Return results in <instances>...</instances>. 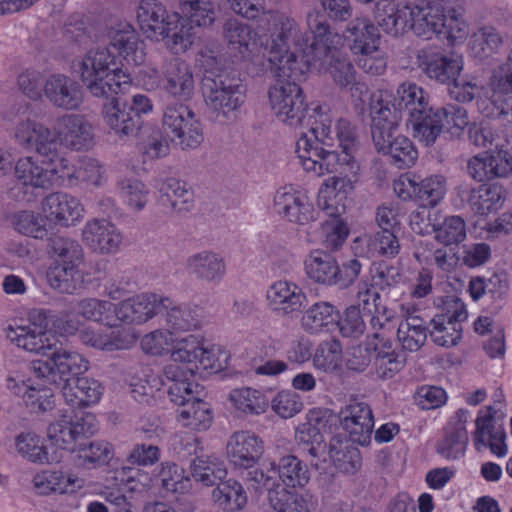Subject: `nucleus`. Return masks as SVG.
<instances>
[{"mask_svg": "<svg viewBox=\"0 0 512 512\" xmlns=\"http://www.w3.org/2000/svg\"><path fill=\"white\" fill-rule=\"evenodd\" d=\"M503 44L500 33L491 26H485L472 34L469 50L472 56L485 59L496 53Z\"/></svg>", "mask_w": 512, "mask_h": 512, "instance_id": "603ef678", "label": "nucleus"}, {"mask_svg": "<svg viewBox=\"0 0 512 512\" xmlns=\"http://www.w3.org/2000/svg\"><path fill=\"white\" fill-rule=\"evenodd\" d=\"M217 487L212 491V497L215 502L220 504H231L236 509H242L247 502V498L242 485L232 479L219 481Z\"/></svg>", "mask_w": 512, "mask_h": 512, "instance_id": "774afa93", "label": "nucleus"}, {"mask_svg": "<svg viewBox=\"0 0 512 512\" xmlns=\"http://www.w3.org/2000/svg\"><path fill=\"white\" fill-rule=\"evenodd\" d=\"M412 4L397 2L384 6L383 11L376 16L379 27L392 36L403 35L411 30L412 18L410 17Z\"/></svg>", "mask_w": 512, "mask_h": 512, "instance_id": "a19ab883", "label": "nucleus"}, {"mask_svg": "<svg viewBox=\"0 0 512 512\" xmlns=\"http://www.w3.org/2000/svg\"><path fill=\"white\" fill-rule=\"evenodd\" d=\"M408 123L413 137L426 146L434 144L444 130V123L431 107L425 113L409 118Z\"/></svg>", "mask_w": 512, "mask_h": 512, "instance_id": "49530a36", "label": "nucleus"}, {"mask_svg": "<svg viewBox=\"0 0 512 512\" xmlns=\"http://www.w3.org/2000/svg\"><path fill=\"white\" fill-rule=\"evenodd\" d=\"M223 35L227 43L240 52L249 50L250 45L255 41V33L251 26L238 19H229L225 22Z\"/></svg>", "mask_w": 512, "mask_h": 512, "instance_id": "0e129e2a", "label": "nucleus"}, {"mask_svg": "<svg viewBox=\"0 0 512 512\" xmlns=\"http://www.w3.org/2000/svg\"><path fill=\"white\" fill-rule=\"evenodd\" d=\"M307 275L315 282L336 285L339 265L334 257L323 251L312 252L305 260Z\"/></svg>", "mask_w": 512, "mask_h": 512, "instance_id": "c03bdc74", "label": "nucleus"}, {"mask_svg": "<svg viewBox=\"0 0 512 512\" xmlns=\"http://www.w3.org/2000/svg\"><path fill=\"white\" fill-rule=\"evenodd\" d=\"M110 96L103 104L102 118L109 129V133L119 139H124L136 133L139 128V121L131 112L129 105L120 102L117 98Z\"/></svg>", "mask_w": 512, "mask_h": 512, "instance_id": "72a5a7b5", "label": "nucleus"}, {"mask_svg": "<svg viewBox=\"0 0 512 512\" xmlns=\"http://www.w3.org/2000/svg\"><path fill=\"white\" fill-rule=\"evenodd\" d=\"M160 39H167L166 44L174 53H184L194 42L193 26L179 13V20L174 22L167 34L160 35Z\"/></svg>", "mask_w": 512, "mask_h": 512, "instance_id": "bf43d9fd", "label": "nucleus"}, {"mask_svg": "<svg viewBox=\"0 0 512 512\" xmlns=\"http://www.w3.org/2000/svg\"><path fill=\"white\" fill-rule=\"evenodd\" d=\"M89 362L78 352L56 348L48 360H37L32 362L34 376L46 380L49 384L62 386L67 379L65 376L79 375L88 369Z\"/></svg>", "mask_w": 512, "mask_h": 512, "instance_id": "4468645a", "label": "nucleus"}, {"mask_svg": "<svg viewBox=\"0 0 512 512\" xmlns=\"http://www.w3.org/2000/svg\"><path fill=\"white\" fill-rule=\"evenodd\" d=\"M98 430L96 417L91 413L74 416L72 411H60L58 418L47 428L51 445L58 449L75 452L82 438L93 435Z\"/></svg>", "mask_w": 512, "mask_h": 512, "instance_id": "f8f14e48", "label": "nucleus"}, {"mask_svg": "<svg viewBox=\"0 0 512 512\" xmlns=\"http://www.w3.org/2000/svg\"><path fill=\"white\" fill-rule=\"evenodd\" d=\"M14 136L20 146L34 149L44 157L50 189L55 186H77L76 164L67 156L59 154L54 134L49 127L26 119L17 123Z\"/></svg>", "mask_w": 512, "mask_h": 512, "instance_id": "39448f33", "label": "nucleus"}, {"mask_svg": "<svg viewBox=\"0 0 512 512\" xmlns=\"http://www.w3.org/2000/svg\"><path fill=\"white\" fill-rule=\"evenodd\" d=\"M393 190L403 201H419L427 207L437 206L447 192V181L442 175L433 174L425 178L411 172L401 174L393 181Z\"/></svg>", "mask_w": 512, "mask_h": 512, "instance_id": "ddd939ff", "label": "nucleus"}, {"mask_svg": "<svg viewBox=\"0 0 512 512\" xmlns=\"http://www.w3.org/2000/svg\"><path fill=\"white\" fill-rule=\"evenodd\" d=\"M328 455L333 465L340 472L345 474H354L361 467V457L358 449L333 440L330 443Z\"/></svg>", "mask_w": 512, "mask_h": 512, "instance_id": "6e6d98bb", "label": "nucleus"}, {"mask_svg": "<svg viewBox=\"0 0 512 512\" xmlns=\"http://www.w3.org/2000/svg\"><path fill=\"white\" fill-rule=\"evenodd\" d=\"M505 415L503 395L501 392H497L493 395V403L479 409L477 412L475 430L472 433L473 443L477 450H482L489 437L502 429L496 427V422L502 420Z\"/></svg>", "mask_w": 512, "mask_h": 512, "instance_id": "e433bc0d", "label": "nucleus"}, {"mask_svg": "<svg viewBox=\"0 0 512 512\" xmlns=\"http://www.w3.org/2000/svg\"><path fill=\"white\" fill-rule=\"evenodd\" d=\"M193 478L205 486H214L222 481L227 470L222 460L215 456H199L191 463Z\"/></svg>", "mask_w": 512, "mask_h": 512, "instance_id": "09e8293b", "label": "nucleus"}, {"mask_svg": "<svg viewBox=\"0 0 512 512\" xmlns=\"http://www.w3.org/2000/svg\"><path fill=\"white\" fill-rule=\"evenodd\" d=\"M40 210L47 223L70 227L79 223L84 217V206L78 198L65 192H52L40 203Z\"/></svg>", "mask_w": 512, "mask_h": 512, "instance_id": "6ab92c4d", "label": "nucleus"}, {"mask_svg": "<svg viewBox=\"0 0 512 512\" xmlns=\"http://www.w3.org/2000/svg\"><path fill=\"white\" fill-rule=\"evenodd\" d=\"M33 485L39 494L74 493L84 486V480L74 474L62 471H42L33 477Z\"/></svg>", "mask_w": 512, "mask_h": 512, "instance_id": "4c0bfd02", "label": "nucleus"}, {"mask_svg": "<svg viewBox=\"0 0 512 512\" xmlns=\"http://www.w3.org/2000/svg\"><path fill=\"white\" fill-rule=\"evenodd\" d=\"M178 20L179 13L168 12L159 0H140L137 7V21L142 32L150 39H160V35L167 34Z\"/></svg>", "mask_w": 512, "mask_h": 512, "instance_id": "b1692460", "label": "nucleus"}, {"mask_svg": "<svg viewBox=\"0 0 512 512\" xmlns=\"http://www.w3.org/2000/svg\"><path fill=\"white\" fill-rule=\"evenodd\" d=\"M353 250L361 256H370V252H376L387 258H394L400 251V243L393 230H381L373 238H357L354 241Z\"/></svg>", "mask_w": 512, "mask_h": 512, "instance_id": "37998d69", "label": "nucleus"}, {"mask_svg": "<svg viewBox=\"0 0 512 512\" xmlns=\"http://www.w3.org/2000/svg\"><path fill=\"white\" fill-rule=\"evenodd\" d=\"M410 17L411 30L427 40L438 36L455 46L463 44L470 34V25L463 10L456 7L451 0L420 1L412 4Z\"/></svg>", "mask_w": 512, "mask_h": 512, "instance_id": "20e7f679", "label": "nucleus"}, {"mask_svg": "<svg viewBox=\"0 0 512 512\" xmlns=\"http://www.w3.org/2000/svg\"><path fill=\"white\" fill-rule=\"evenodd\" d=\"M377 92H384V90H378ZM385 93L390 96V109L399 116L401 111L406 110L409 113V118H412L420 113H425L430 107L427 92L411 81L401 83L394 95H391L388 91H385Z\"/></svg>", "mask_w": 512, "mask_h": 512, "instance_id": "c9c22d12", "label": "nucleus"}, {"mask_svg": "<svg viewBox=\"0 0 512 512\" xmlns=\"http://www.w3.org/2000/svg\"><path fill=\"white\" fill-rule=\"evenodd\" d=\"M390 96L374 92L369 97L372 141L379 153L389 156L398 168H410L418 159V151L404 135H395L401 121L389 107Z\"/></svg>", "mask_w": 512, "mask_h": 512, "instance_id": "7ed1b4c3", "label": "nucleus"}, {"mask_svg": "<svg viewBox=\"0 0 512 512\" xmlns=\"http://www.w3.org/2000/svg\"><path fill=\"white\" fill-rule=\"evenodd\" d=\"M159 201L162 206L176 212L189 211L193 203L191 187L176 178H168L159 187Z\"/></svg>", "mask_w": 512, "mask_h": 512, "instance_id": "ea45409f", "label": "nucleus"}, {"mask_svg": "<svg viewBox=\"0 0 512 512\" xmlns=\"http://www.w3.org/2000/svg\"><path fill=\"white\" fill-rule=\"evenodd\" d=\"M123 203L133 212L142 211L149 202L150 191L147 186L135 178H123L117 184Z\"/></svg>", "mask_w": 512, "mask_h": 512, "instance_id": "864d4df0", "label": "nucleus"}, {"mask_svg": "<svg viewBox=\"0 0 512 512\" xmlns=\"http://www.w3.org/2000/svg\"><path fill=\"white\" fill-rule=\"evenodd\" d=\"M202 90L206 106L221 123L233 120L236 111L245 101V91L240 80L227 71H206Z\"/></svg>", "mask_w": 512, "mask_h": 512, "instance_id": "9d476101", "label": "nucleus"}, {"mask_svg": "<svg viewBox=\"0 0 512 512\" xmlns=\"http://www.w3.org/2000/svg\"><path fill=\"white\" fill-rule=\"evenodd\" d=\"M417 63L422 72L430 79L449 85L460 76L464 68V60L460 54L421 51L417 55Z\"/></svg>", "mask_w": 512, "mask_h": 512, "instance_id": "5701e85b", "label": "nucleus"}, {"mask_svg": "<svg viewBox=\"0 0 512 512\" xmlns=\"http://www.w3.org/2000/svg\"><path fill=\"white\" fill-rule=\"evenodd\" d=\"M489 97H479L478 111L487 118H498L509 113L510 98L506 95L512 93V63L507 61L495 67L489 79Z\"/></svg>", "mask_w": 512, "mask_h": 512, "instance_id": "dca6fc26", "label": "nucleus"}, {"mask_svg": "<svg viewBox=\"0 0 512 512\" xmlns=\"http://www.w3.org/2000/svg\"><path fill=\"white\" fill-rule=\"evenodd\" d=\"M187 271L197 280L219 284L227 273L224 257L212 250H202L190 255L185 262Z\"/></svg>", "mask_w": 512, "mask_h": 512, "instance_id": "c756f323", "label": "nucleus"}, {"mask_svg": "<svg viewBox=\"0 0 512 512\" xmlns=\"http://www.w3.org/2000/svg\"><path fill=\"white\" fill-rule=\"evenodd\" d=\"M79 338L86 346L112 352L131 348L136 343L138 334L130 326L113 325L109 330H96L88 326L80 330Z\"/></svg>", "mask_w": 512, "mask_h": 512, "instance_id": "4be33fe9", "label": "nucleus"}, {"mask_svg": "<svg viewBox=\"0 0 512 512\" xmlns=\"http://www.w3.org/2000/svg\"><path fill=\"white\" fill-rule=\"evenodd\" d=\"M15 177L25 187L50 190L45 160L33 156L18 159L14 166Z\"/></svg>", "mask_w": 512, "mask_h": 512, "instance_id": "79ce46f5", "label": "nucleus"}, {"mask_svg": "<svg viewBox=\"0 0 512 512\" xmlns=\"http://www.w3.org/2000/svg\"><path fill=\"white\" fill-rule=\"evenodd\" d=\"M58 143L71 151H87L94 145V129L81 114H65L55 120L51 129Z\"/></svg>", "mask_w": 512, "mask_h": 512, "instance_id": "f3484780", "label": "nucleus"}, {"mask_svg": "<svg viewBox=\"0 0 512 512\" xmlns=\"http://www.w3.org/2000/svg\"><path fill=\"white\" fill-rule=\"evenodd\" d=\"M75 452L81 465L89 469L107 464L114 456L113 446L105 441L80 444Z\"/></svg>", "mask_w": 512, "mask_h": 512, "instance_id": "4d7b16f0", "label": "nucleus"}, {"mask_svg": "<svg viewBox=\"0 0 512 512\" xmlns=\"http://www.w3.org/2000/svg\"><path fill=\"white\" fill-rule=\"evenodd\" d=\"M8 387L15 394L22 397L27 407L33 412H45L54 406V391L59 386L49 384L44 379L35 376V380L29 383L22 381L16 383L14 379H8Z\"/></svg>", "mask_w": 512, "mask_h": 512, "instance_id": "cd10ccee", "label": "nucleus"}, {"mask_svg": "<svg viewBox=\"0 0 512 512\" xmlns=\"http://www.w3.org/2000/svg\"><path fill=\"white\" fill-rule=\"evenodd\" d=\"M47 100L56 108L76 110L83 102L79 84L64 74L50 75L44 85Z\"/></svg>", "mask_w": 512, "mask_h": 512, "instance_id": "bb28decb", "label": "nucleus"}, {"mask_svg": "<svg viewBox=\"0 0 512 512\" xmlns=\"http://www.w3.org/2000/svg\"><path fill=\"white\" fill-rule=\"evenodd\" d=\"M342 347L337 340L321 343L315 351L313 364L317 370L331 373L342 367Z\"/></svg>", "mask_w": 512, "mask_h": 512, "instance_id": "e2e57ef3", "label": "nucleus"}, {"mask_svg": "<svg viewBox=\"0 0 512 512\" xmlns=\"http://www.w3.org/2000/svg\"><path fill=\"white\" fill-rule=\"evenodd\" d=\"M139 75L148 90L161 89L169 97L182 102L189 101L194 96L196 80L193 70L180 58L165 59L160 69L145 67Z\"/></svg>", "mask_w": 512, "mask_h": 512, "instance_id": "1a4fd4ad", "label": "nucleus"}, {"mask_svg": "<svg viewBox=\"0 0 512 512\" xmlns=\"http://www.w3.org/2000/svg\"><path fill=\"white\" fill-rule=\"evenodd\" d=\"M83 244L92 252L100 255H112L120 250L123 234L110 220L93 218L88 220L81 230Z\"/></svg>", "mask_w": 512, "mask_h": 512, "instance_id": "a211bd4d", "label": "nucleus"}, {"mask_svg": "<svg viewBox=\"0 0 512 512\" xmlns=\"http://www.w3.org/2000/svg\"><path fill=\"white\" fill-rule=\"evenodd\" d=\"M191 393L185 395L183 402L173 401L180 407L177 410L178 423L190 430H207L213 421V413L210 405L200 398L202 388L197 383H192Z\"/></svg>", "mask_w": 512, "mask_h": 512, "instance_id": "393cba45", "label": "nucleus"}, {"mask_svg": "<svg viewBox=\"0 0 512 512\" xmlns=\"http://www.w3.org/2000/svg\"><path fill=\"white\" fill-rule=\"evenodd\" d=\"M274 27L269 44V63L274 82L268 90V102L273 115L282 123L288 122V38L285 23L271 16Z\"/></svg>", "mask_w": 512, "mask_h": 512, "instance_id": "0eeeda50", "label": "nucleus"}, {"mask_svg": "<svg viewBox=\"0 0 512 512\" xmlns=\"http://www.w3.org/2000/svg\"><path fill=\"white\" fill-rule=\"evenodd\" d=\"M164 294L145 292L124 299L114 307L118 321L125 324H144L161 313Z\"/></svg>", "mask_w": 512, "mask_h": 512, "instance_id": "412c9836", "label": "nucleus"}, {"mask_svg": "<svg viewBox=\"0 0 512 512\" xmlns=\"http://www.w3.org/2000/svg\"><path fill=\"white\" fill-rule=\"evenodd\" d=\"M162 127L171 142L182 150L195 149L204 140L200 121L184 103H170L164 108Z\"/></svg>", "mask_w": 512, "mask_h": 512, "instance_id": "9b49d317", "label": "nucleus"}, {"mask_svg": "<svg viewBox=\"0 0 512 512\" xmlns=\"http://www.w3.org/2000/svg\"><path fill=\"white\" fill-rule=\"evenodd\" d=\"M161 486L171 493L183 494L190 489V479L184 469L172 462H164L158 474Z\"/></svg>", "mask_w": 512, "mask_h": 512, "instance_id": "338daca9", "label": "nucleus"}, {"mask_svg": "<svg viewBox=\"0 0 512 512\" xmlns=\"http://www.w3.org/2000/svg\"><path fill=\"white\" fill-rule=\"evenodd\" d=\"M115 305L107 300L89 297L77 301L73 307V312L76 316H81L85 320L103 323L110 319V314L114 313Z\"/></svg>", "mask_w": 512, "mask_h": 512, "instance_id": "680f3d73", "label": "nucleus"}, {"mask_svg": "<svg viewBox=\"0 0 512 512\" xmlns=\"http://www.w3.org/2000/svg\"><path fill=\"white\" fill-rule=\"evenodd\" d=\"M47 220L41 213L22 210L13 216V225L17 232L35 239H44L47 234Z\"/></svg>", "mask_w": 512, "mask_h": 512, "instance_id": "052dcab7", "label": "nucleus"}, {"mask_svg": "<svg viewBox=\"0 0 512 512\" xmlns=\"http://www.w3.org/2000/svg\"><path fill=\"white\" fill-rule=\"evenodd\" d=\"M78 266L53 263L47 271L49 285L61 292L71 294L78 286Z\"/></svg>", "mask_w": 512, "mask_h": 512, "instance_id": "13d9d810", "label": "nucleus"}, {"mask_svg": "<svg viewBox=\"0 0 512 512\" xmlns=\"http://www.w3.org/2000/svg\"><path fill=\"white\" fill-rule=\"evenodd\" d=\"M338 322V311L328 302L315 303L302 318L303 328L310 333L328 332Z\"/></svg>", "mask_w": 512, "mask_h": 512, "instance_id": "de8ad7c7", "label": "nucleus"}, {"mask_svg": "<svg viewBox=\"0 0 512 512\" xmlns=\"http://www.w3.org/2000/svg\"><path fill=\"white\" fill-rule=\"evenodd\" d=\"M398 308L404 320L398 326L397 339L405 350L417 351L427 338L425 322L416 315L417 308L414 304L400 303Z\"/></svg>", "mask_w": 512, "mask_h": 512, "instance_id": "f704fd0d", "label": "nucleus"}, {"mask_svg": "<svg viewBox=\"0 0 512 512\" xmlns=\"http://www.w3.org/2000/svg\"><path fill=\"white\" fill-rule=\"evenodd\" d=\"M449 96L459 103L478 101L479 97H489V91L472 75L458 76L448 85Z\"/></svg>", "mask_w": 512, "mask_h": 512, "instance_id": "3c124183", "label": "nucleus"}, {"mask_svg": "<svg viewBox=\"0 0 512 512\" xmlns=\"http://www.w3.org/2000/svg\"><path fill=\"white\" fill-rule=\"evenodd\" d=\"M89 93L98 98H109L123 92L131 84V76L118 67L116 57L108 47L89 49L73 62Z\"/></svg>", "mask_w": 512, "mask_h": 512, "instance_id": "423d86ee", "label": "nucleus"}, {"mask_svg": "<svg viewBox=\"0 0 512 512\" xmlns=\"http://www.w3.org/2000/svg\"><path fill=\"white\" fill-rule=\"evenodd\" d=\"M202 340L196 335H188L173 343L170 364L163 369L164 382L171 401L183 402L184 396L191 393L192 379L199 368L198 353Z\"/></svg>", "mask_w": 512, "mask_h": 512, "instance_id": "6e6552de", "label": "nucleus"}, {"mask_svg": "<svg viewBox=\"0 0 512 512\" xmlns=\"http://www.w3.org/2000/svg\"><path fill=\"white\" fill-rule=\"evenodd\" d=\"M432 231L435 240L446 247L458 245L467 237L466 222L457 215L445 217L438 225L433 224Z\"/></svg>", "mask_w": 512, "mask_h": 512, "instance_id": "5fc2aeb1", "label": "nucleus"}, {"mask_svg": "<svg viewBox=\"0 0 512 512\" xmlns=\"http://www.w3.org/2000/svg\"><path fill=\"white\" fill-rule=\"evenodd\" d=\"M4 334L8 341L28 353L45 355L52 349L47 335L17 323L9 324Z\"/></svg>", "mask_w": 512, "mask_h": 512, "instance_id": "58836bf2", "label": "nucleus"}, {"mask_svg": "<svg viewBox=\"0 0 512 512\" xmlns=\"http://www.w3.org/2000/svg\"><path fill=\"white\" fill-rule=\"evenodd\" d=\"M104 388L102 384L90 377H73L66 379L61 386L65 403L72 409L86 408L97 404Z\"/></svg>", "mask_w": 512, "mask_h": 512, "instance_id": "c85d7f7f", "label": "nucleus"}, {"mask_svg": "<svg viewBox=\"0 0 512 512\" xmlns=\"http://www.w3.org/2000/svg\"><path fill=\"white\" fill-rule=\"evenodd\" d=\"M180 14L192 25L211 26L216 18L215 5L210 0H179Z\"/></svg>", "mask_w": 512, "mask_h": 512, "instance_id": "8fccbe9b", "label": "nucleus"}, {"mask_svg": "<svg viewBox=\"0 0 512 512\" xmlns=\"http://www.w3.org/2000/svg\"><path fill=\"white\" fill-rule=\"evenodd\" d=\"M227 457L235 467L249 469L258 463L264 452L259 436L247 430L234 432L227 442Z\"/></svg>", "mask_w": 512, "mask_h": 512, "instance_id": "a878e982", "label": "nucleus"}, {"mask_svg": "<svg viewBox=\"0 0 512 512\" xmlns=\"http://www.w3.org/2000/svg\"><path fill=\"white\" fill-rule=\"evenodd\" d=\"M161 313L167 329L173 332H188L199 326V307L193 303H181L164 295Z\"/></svg>", "mask_w": 512, "mask_h": 512, "instance_id": "473e14b6", "label": "nucleus"}, {"mask_svg": "<svg viewBox=\"0 0 512 512\" xmlns=\"http://www.w3.org/2000/svg\"><path fill=\"white\" fill-rule=\"evenodd\" d=\"M109 45L118 55L132 66H140L146 59L145 43L132 24L119 21L111 24L106 31Z\"/></svg>", "mask_w": 512, "mask_h": 512, "instance_id": "aec40b11", "label": "nucleus"}, {"mask_svg": "<svg viewBox=\"0 0 512 512\" xmlns=\"http://www.w3.org/2000/svg\"><path fill=\"white\" fill-rule=\"evenodd\" d=\"M290 120L309 127L317 142L332 146L336 138L340 150L319 147L306 134L296 142V154L303 169L318 177L331 175L320 185L317 205L328 217H340L346 210L349 196L359 181L360 164L354 155L355 132L347 120H339L331 129V118L319 105L309 109L302 90L290 84Z\"/></svg>", "mask_w": 512, "mask_h": 512, "instance_id": "f03ea898", "label": "nucleus"}, {"mask_svg": "<svg viewBox=\"0 0 512 512\" xmlns=\"http://www.w3.org/2000/svg\"><path fill=\"white\" fill-rule=\"evenodd\" d=\"M468 317L465 304L456 297H448L441 309L430 322V336L442 347L458 344L462 337V322Z\"/></svg>", "mask_w": 512, "mask_h": 512, "instance_id": "2eb2a0df", "label": "nucleus"}, {"mask_svg": "<svg viewBox=\"0 0 512 512\" xmlns=\"http://www.w3.org/2000/svg\"><path fill=\"white\" fill-rule=\"evenodd\" d=\"M341 425L353 442L365 445L374 428L372 410L366 403L354 402L341 412Z\"/></svg>", "mask_w": 512, "mask_h": 512, "instance_id": "2f4dec72", "label": "nucleus"}, {"mask_svg": "<svg viewBox=\"0 0 512 512\" xmlns=\"http://www.w3.org/2000/svg\"><path fill=\"white\" fill-rule=\"evenodd\" d=\"M507 199L505 187L497 182L481 184L469 191L467 203L478 217L487 218L498 213Z\"/></svg>", "mask_w": 512, "mask_h": 512, "instance_id": "7c9ffc66", "label": "nucleus"}, {"mask_svg": "<svg viewBox=\"0 0 512 512\" xmlns=\"http://www.w3.org/2000/svg\"><path fill=\"white\" fill-rule=\"evenodd\" d=\"M228 400L238 412L245 415L263 414L269 404L262 391L251 387L232 389L228 394Z\"/></svg>", "mask_w": 512, "mask_h": 512, "instance_id": "a18cd8bd", "label": "nucleus"}, {"mask_svg": "<svg viewBox=\"0 0 512 512\" xmlns=\"http://www.w3.org/2000/svg\"><path fill=\"white\" fill-rule=\"evenodd\" d=\"M50 248L55 263L79 266L83 259L82 246L74 239L57 236L51 240Z\"/></svg>", "mask_w": 512, "mask_h": 512, "instance_id": "69168bd1", "label": "nucleus"}, {"mask_svg": "<svg viewBox=\"0 0 512 512\" xmlns=\"http://www.w3.org/2000/svg\"><path fill=\"white\" fill-rule=\"evenodd\" d=\"M307 23L311 39L295 44L302 54L301 58L296 53H290V78L293 76L296 80L305 79L309 71L327 74L337 86L349 90L354 108L363 113L368 87L357 81L356 70L343 52V47L347 42L359 67L366 73L382 74L387 60L380 49L381 36L378 28L367 17H356L350 21L344 34L333 31L320 14H310Z\"/></svg>", "mask_w": 512, "mask_h": 512, "instance_id": "f257e3e1", "label": "nucleus"}]
</instances>
